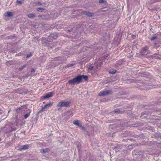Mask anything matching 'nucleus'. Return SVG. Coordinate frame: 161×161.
I'll return each mask as SVG.
<instances>
[{
  "instance_id": "42",
  "label": "nucleus",
  "mask_w": 161,
  "mask_h": 161,
  "mask_svg": "<svg viewBox=\"0 0 161 161\" xmlns=\"http://www.w3.org/2000/svg\"><path fill=\"white\" fill-rule=\"evenodd\" d=\"M146 114V113H145L144 114Z\"/></svg>"
},
{
  "instance_id": "20",
  "label": "nucleus",
  "mask_w": 161,
  "mask_h": 161,
  "mask_svg": "<svg viewBox=\"0 0 161 161\" xmlns=\"http://www.w3.org/2000/svg\"><path fill=\"white\" fill-rule=\"evenodd\" d=\"M81 76L82 77V78L84 79L85 80H88V76L87 75H81Z\"/></svg>"
},
{
  "instance_id": "40",
  "label": "nucleus",
  "mask_w": 161,
  "mask_h": 161,
  "mask_svg": "<svg viewBox=\"0 0 161 161\" xmlns=\"http://www.w3.org/2000/svg\"><path fill=\"white\" fill-rule=\"evenodd\" d=\"M45 103V102H43V103Z\"/></svg>"
},
{
  "instance_id": "39",
  "label": "nucleus",
  "mask_w": 161,
  "mask_h": 161,
  "mask_svg": "<svg viewBox=\"0 0 161 161\" xmlns=\"http://www.w3.org/2000/svg\"><path fill=\"white\" fill-rule=\"evenodd\" d=\"M1 138H0V141H1Z\"/></svg>"
},
{
  "instance_id": "38",
  "label": "nucleus",
  "mask_w": 161,
  "mask_h": 161,
  "mask_svg": "<svg viewBox=\"0 0 161 161\" xmlns=\"http://www.w3.org/2000/svg\"><path fill=\"white\" fill-rule=\"evenodd\" d=\"M145 22V20H143L142 21V22H143V23H144V22Z\"/></svg>"
},
{
  "instance_id": "10",
  "label": "nucleus",
  "mask_w": 161,
  "mask_h": 161,
  "mask_svg": "<svg viewBox=\"0 0 161 161\" xmlns=\"http://www.w3.org/2000/svg\"><path fill=\"white\" fill-rule=\"evenodd\" d=\"M73 123L74 124L76 125H77L79 127L81 126V125H80L79 123V121L78 120H74L73 121Z\"/></svg>"
},
{
  "instance_id": "11",
  "label": "nucleus",
  "mask_w": 161,
  "mask_h": 161,
  "mask_svg": "<svg viewBox=\"0 0 161 161\" xmlns=\"http://www.w3.org/2000/svg\"><path fill=\"white\" fill-rule=\"evenodd\" d=\"M5 15L6 17H11L13 16L12 13L11 12H7L5 13Z\"/></svg>"
},
{
  "instance_id": "12",
  "label": "nucleus",
  "mask_w": 161,
  "mask_h": 161,
  "mask_svg": "<svg viewBox=\"0 0 161 161\" xmlns=\"http://www.w3.org/2000/svg\"><path fill=\"white\" fill-rule=\"evenodd\" d=\"M49 150V148H45L42 149L40 150V152L42 153H45L48 152Z\"/></svg>"
},
{
  "instance_id": "24",
  "label": "nucleus",
  "mask_w": 161,
  "mask_h": 161,
  "mask_svg": "<svg viewBox=\"0 0 161 161\" xmlns=\"http://www.w3.org/2000/svg\"><path fill=\"white\" fill-rule=\"evenodd\" d=\"M37 10L38 11L41 10L42 11H43L44 10V9L42 8H37Z\"/></svg>"
},
{
  "instance_id": "26",
  "label": "nucleus",
  "mask_w": 161,
  "mask_h": 161,
  "mask_svg": "<svg viewBox=\"0 0 161 161\" xmlns=\"http://www.w3.org/2000/svg\"><path fill=\"white\" fill-rule=\"evenodd\" d=\"M105 2V1H104V0H100L99 1V3H103Z\"/></svg>"
},
{
  "instance_id": "5",
  "label": "nucleus",
  "mask_w": 161,
  "mask_h": 161,
  "mask_svg": "<svg viewBox=\"0 0 161 161\" xmlns=\"http://www.w3.org/2000/svg\"><path fill=\"white\" fill-rule=\"evenodd\" d=\"M53 92H49L48 93L46 94L45 96L42 97V98L46 99L51 97L53 96Z\"/></svg>"
},
{
  "instance_id": "17",
  "label": "nucleus",
  "mask_w": 161,
  "mask_h": 161,
  "mask_svg": "<svg viewBox=\"0 0 161 161\" xmlns=\"http://www.w3.org/2000/svg\"><path fill=\"white\" fill-rule=\"evenodd\" d=\"M117 71L115 69H111L109 71V73L111 74H114L117 72Z\"/></svg>"
},
{
  "instance_id": "18",
  "label": "nucleus",
  "mask_w": 161,
  "mask_h": 161,
  "mask_svg": "<svg viewBox=\"0 0 161 161\" xmlns=\"http://www.w3.org/2000/svg\"><path fill=\"white\" fill-rule=\"evenodd\" d=\"M29 148V146L28 145H23L22 147V148H21L22 149H27Z\"/></svg>"
},
{
  "instance_id": "7",
  "label": "nucleus",
  "mask_w": 161,
  "mask_h": 161,
  "mask_svg": "<svg viewBox=\"0 0 161 161\" xmlns=\"http://www.w3.org/2000/svg\"><path fill=\"white\" fill-rule=\"evenodd\" d=\"M68 82L70 84H73L75 83H79L75 77L69 80Z\"/></svg>"
},
{
  "instance_id": "32",
  "label": "nucleus",
  "mask_w": 161,
  "mask_h": 161,
  "mask_svg": "<svg viewBox=\"0 0 161 161\" xmlns=\"http://www.w3.org/2000/svg\"><path fill=\"white\" fill-rule=\"evenodd\" d=\"M74 65L73 64H71L68 65L69 67H72Z\"/></svg>"
},
{
  "instance_id": "22",
  "label": "nucleus",
  "mask_w": 161,
  "mask_h": 161,
  "mask_svg": "<svg viewBox=\"0 0 161 161\" xmlns=\"http://www.w3.org/2000/svg\"><path fill=\"white\" fill-rule=\"evenodd\" d=\"M157 38V36H153L151 38V41H153L155 39H156V38Z\"/></svg>"
},
{
  "instance_id": "30",
  "label": "nucleus",
  "mask_w": 161,
  "mask_h": 161,
  "mask_svg": "<svg viewBox=\"0 0 161 161\" xmlns=\"http://www.w3.org/2000/svg\"><path fill=\"white\" fill-rule=\"evenodd\" d=\"M35 72V69H31V72Z\"/></svg>"
},
{
  "instance_id": "1",
  "label": "nucleus",
  "mask_w": 161,
  "mask_h": 161,
  "mask_svg": "<svg viewBox=\"0 0 161 161\" xmlns=\"http://www.w3.org/2000/svg\"><path fill=\"white\" fill-rule=\"evenodd\" d=\"M70 103V102L61 101L58 103L57 106L59 107H68L69 106Z\"/></svg>"
},
{
  "instance_id": "21",
  "label": "nucleus",
  "mask_w": 161,
  "mask_h": 161,
  "mask_svg": "<svg viewBox=\"0 0 161 161\" xmlns=\"http://www.w3.org/2000/svg\"><path fill=\"white\" fill-rule=\"evenodd\" d=\"M29 114H26L24 116V117L25 119L27 118L30 115V113L31 112V111L29 110Z\"/></svg>"
},
{
  "instance_id": "33",
  "label": "nucleus",
  "mask_w": 161,
  "mask_h": 161,
  "mask_svg": "<svg viewBox=\"0 0 161 161\" xmlns=\"http://www.w3.org/2000/svg\"><path fill=\"white\" fill-rule=\"evenodd\" d=\"M3 112V111L1 109H0V115Z\"/></svg>"
},
{
  "instance_id": "6",
  "label": "nucleus",
  "mask_w": 161,
  "mask_h": 161,
  "mask_svg": "<svg viewBox=\"0 0 161 161\" xmlns=\"http://www.w3.org/2000/svg\"><path fill=\"white\" fill-rule=\"evenodd\" d=\"M82 13L83 14H85L87 15L89 17H92L94 14L91 12L89 11H84L82 12Z\"/></svg>"
},
{
  "instance_id": "34",
  "label": "nucleus",
  "mask_w": 161,
  "mask_h": 161,
  "mask_svg": "<svg viewBox=\"0 0 161 161\" xmlns=\"http://www.w3.org/2000/svg\"><path fill=\"white\" fill-rule=\"evenodd\" d=\"M38 17L39 18L42 17V15H38Z\"/></svg>"
},
{
  "instance_id": "2",
  "label": "nucleus",
  "mask_w": 161,
  "mask_h": 161,
  "mask_svg": "<svg viewBox=\"0 0 161 161\" xmlns=\"http://www.w3.org/2000/svg\"><path fill=\"white\" fill-rule=\"evenodd\" d=\"M112 91L108 90L105 91H103L100 92L99 93V95L100 96H103L110 95L112 94Z\"/></svg>"
},
{
  "instance_id": "16",
  "label": "nucleus",
  "mask_w": 161,
  "mask_h": 161,
  "mask_svg": "<svg viewBox=\"0 0 161 161\" xmlns=\"http://www.w3.org/2000/svg\"><path fill=\"white\" fill-rule=\"evenodd\" d=\"M125 62V59H121L119 60L118 62V64L119 65H121L123 63Z\"/></svg>"
},
{
  "instance_id": "37",
  "label": "nucleus",
  "mask_w": 161,
  "mask_h": 161,
  "mask_svg": "<svg viewBox=\"0 0 161 161\" xmlns=\"http://www.w3.org/2000/svg\"><path fill=\"white\" fill-rule=\"evenodd\" d=\"M135 151H133L132 152V153H133V154L134 153H135Z\"/></svg>"
},
{
  "instance_id": "27",
  "label": "nucleus",
  "mask_w": 161,
  "mask_h": 161,
  "mask_svg": "<svg viewBox=\"0 0 161 161\" xmlns=\"http://www.w3.org/2000/svg\"><path fill=\"white\" fill-rule=\"evenodd\" d=\"M31 54H30V53L28 54H27V55L26 58H30V57H31Z\"/></svg>"
},
{
  "instance_id": "9",
  "label": "nucleus",
  "mask_w": 161,
  "mask_h": 161,
  "mask_svg": "<svg viewBox=\"0 0 161 161\" xmlns=\"http://www.w3.org/2000/svg\"><path fill=\"white\" fill-rule=\"evenodd\" d=\"M52 103H49L46 104L44 107H42V109H45L47 108H49L52 105Z\"/></svg>"
},
{
  "instance_id": "14",
  "label": "nucleus",
  "mask_w": 161,
  "mask_h": 161,
  "mask_svg": "<svg viewBox=\"0 0 161 161\" xmlns=\"http://www.w3.org/2000/svg\"><path fill=\"white\" fill-rule=\"evenodd\" d=\"M154 136L156 138H161V134L159 133H155L154 135Z\"/></svg>"
},
{
  "instance_id": "23",
  "label": "nucleus",
  "mask_w": 161,
  "mask_h": 161,
  "mask_svg": "<svg viewBox=\"0 0 161 161\" xmlns=\"http://www.w3.org/2000/svg\"><path fill=\"white\" fill-rule=\"evenodd\" d=\"M16 3L20 4H21L22 3V1L20 0H17L16 1Z\"/></svg>"
},
{
  "instance_id": "25",
  "label": "nucleus",
  "mask_w": 161,
  "mask_h": 161,
  "mask_svg": "<svg viewBox=\"0 0 161 161\" xmlns=\"http://www.w3.org/2000/svg\"><path fill=\"white\" fill-rule=\"evenodd\" d=\"M93 66H90L88 67V69L90 70H92L93 69Z\"/></svg>"
},
{
  "instance_id": "36",
  "label": "nucleus",
  "mask_w": 161,
  "mask_h": 161,
  "mask_svg": "<svg viewBox=\"0 0 161 161\" xmlns=\"http://www.w3.org/2000/svg\"><path fill=\"white\" fill-rule=\"evenodd\" d=\"M61 108H58V109H57V110L58 111H59L60 110Z\"/></svg>"
},
{
  "instance_id": "29",
  "label": "nucleus",
  "mask_w": 161,
  "mask_h": 161,
  "mask_svg": "<svg viewBox=\"0 0 161 161\" xmlns=\"http://www.w3.org/2000/svg\"><path fill=\"white\" fill-rule=\"evenodd\" d=\"M81 127V129H82V130H86V129H85V127H83V126H81V127Z\"/></svg>"
},
{
  "instance_id": "28",
  "label": "nucleus",
  "mask_w": 161,
  "mask_h": 161,
  "mask_svg": "<svg viewBox=\"0 0 161 161\" xmlns=\"http://www.w3.org/2000/svg\"><path fill=\"white\" fill-rule=\"evenodd\" d=\"M114 112L115 113H120V112L119 111V109H117V110H115Z\"/></svg>"
},
{
  "instance_id": "15",
  "label": "nucleus",
  "mask_w": 161,
  "mask_h": 161,
  "mask_svg": "<svg viewBox=\"0 0 161 161\" xmlns=\"http://www.w3.org/2000/svg\"><path fill=\"white\" fill-rule=\"evenodd\" d=\"M27 16L30 18H33L36 17V14H29L27 15Z\"/></svg>"
},
{
  "instance_id": "8",
  "label": "nucleus",
  "mask_w": 161,
  "mask_h": 161,
  "mask_svg": "<svg viewBox=\"0 0 161 161\" xmlns=\"http://www.w3.org/2000/svg\"><path fill=\"white\" fill-rule=\"evenodd\" d=\"M50 37L54 39H55L58 37V34L55 32L52 33L50 35Z\"/></svg>"
},
{
  "instance_id": "13",
  "label": "nucleus",
  "mask_w": 161,
  "mask_h": 161,
  "mask_svg": "<svg viewBox=\"0 0 161 161\" xmlns=\"http://www.w3.org/2000/svg\"><path fill=\"white\" fill-rule=\"evenodd\" d=\"M75 78L76 79L79 83H80L82 81V77L81 75L77 76L75 77Z\"/></svg>"
},
{
  "instance_id": "19",
  "label": "nucleus",
  "mask_w": 161,
  "mask_h": 161,
  "mask_svg": "<svg viewBox=\"0 0 161 161\" xmlns=\"http://www.w3.org/2000/svg\"><path fill=\"white\" fill-rule=\"evenodd\" d=\"M26 66V64H25L23 65V66L20 67L19 68V71H21L24 68H25Z\"/></svg>"
},
{
  "instance_id": "31",
  "label": "nucleus",
  "mask_w": 161,
  "mask_h": 161,
  "mask_svg": "<svg viewBox=\"0 0 161 161\" xmlns=\"http://www.w3.org/2000/svg\"><path fill=\"white\" fill-rule=\"evenodd\" d=\"M43 110H44V109H42V108L38 112V113L39 114L40 113H41V112H42L43 111Z\"/></svg>"
},
{
  "instance_id": "35",
  "label": "nucleus",
  "mask_w": 161,
  "mask_h": 161,
  "mask_svg": "<svg viewBox=\"0 0 161 161\" xmlns=\"http://www.w3.org/2000/svg\"><path fill=\"white\" fill-rule=\"evenodd\" d=\"M161 0H156L155 2H159V1H161Z\"/></svg>"
},
{
  "instance_id": "41",
  "label": "nucleus",
  "mask_w": 161,
  "mask_h": 161,
  "mask_svg": "<svg viewBox=\"0 0 161 161\" xmlns=\"http://www.w3.org/2000/svg\"><path fill=\"white\" fill-rule=\"evenodd\" d=\"M72 35H73V33H72ZM75 34H74V35Z\"/></svg>"
},
{
  "instance_id": "4",
  "label": "nucleus",
  "mask_w": 161,
  "mask_h": 161,
  "mask_svg": "<svg viewBox=\"0 0 161 161\" xmlns=\"http://www.w3.org/2000/svg\"><path fill=\"white\" fill-rule=\"evenodd\" d=\"M148 50V48L147 46L143 47L140 51V53L141 55L144 56L146 53L147 51Z\"/></svg>"
},
{
  "instance_id": "3",
  "label": "nucleus",
  "mask_w": 161,
  "mask_h": 161,
  "mask_svg": "<svg viewBox=\"0 0 161 161\" xmlns=\"http://www.w3.org/2000/svg\"><path fill=\"white\" fill-rule=\"evenodd\" d=\"M70 28L71 29H68V31L69 32H70L71 31L73 33H74L76 31L77 27L75 25H70Z\"/></svg>"
}]
</instances>
